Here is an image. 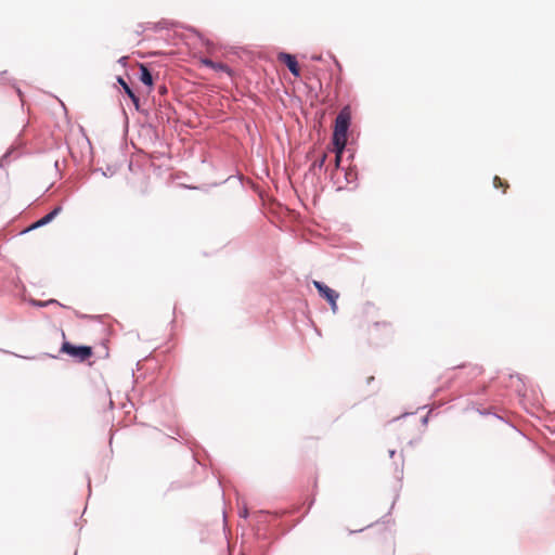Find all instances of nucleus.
<instances>
[{"mask_svg": "<svg viewBox=\"0 0 555 555\" xmlns=\"http://www.w3.org/2000/svg\"><path fill=\"white\" fill-rule=\"evenodd\" d=\"M118 82L122 87L125 92L128 94V96L131 99L135 107H139V98L134 94L129 85L121 77H118Z\"/></svg>", "mask_w": 555, "mask_h": 555, "instance_id": "0eeeda50", "label": "nucleus"}, {"mask_svg": "<svg viewBox=\"0 0 555 555\" xmlns=\"http://www.w3.org/2000/svg\"><path fill=\"white\" fill-rule=\"evenodd\" d=\"M53 302H55V300H49V301H48V302H46V304H40V306H46V305H48V304H53Z\"/></svg>", "mask_w": 555, "mask_h": 555, "instance_id": "ddd939ff", "label": "nucleus"}, {"mask_svg": "<svg viewBox=\"0 0 555 555\" xmlns=\"http://www.w3.org/2000/svg\"><path fill=\"white\" fill-rule=\"evenodd\" d=\"M278 60L285 64L289 72L295 76V77H299L300 76V67L298 65V62L296 60V57L289 53H286V52H280L278 54Z\"/></svg>", "mask_w": 555, "mask_h": 555, "instance_id": "20e7f679", "label": "nucleus"}, {"mask_svg": "<svg viewBox=\"0 0 555 555\" xmlns=\"http://www.w3.org/2000/svg\"><path fill=\"white\" fill-rule=\"evenodd\" d=\"M201 64L206 66V67H209L216 72H220V73H225L227 75L231 76L232 75V70L231 68L224 64V63H217V62H214L209 59H201Z\"/></svg>", "mask_w": 555, "mask_h": 555, "instance_id": "39448f33", "label": "nucleus"}, {"mask_svg": "<svg viewBox=\"0 0 555 555\" xmlns=\"http://www.w3.org/2000/svg\"><path fill=\"white\" fill-rule=\"evenodd\" d=\"M326 158H327V153L326 152H322V154L318 158H315L313 160L311 167L314 168V169L315 168L321 169L324 166V164L326 162Z\"/></svg>", "mask_w": 555, "mask_h": 555, "instance_id": "1a4fd4ad", "label": "nucleus"}, {"mask_svg": "<svg viewBox=\"0 0 555 555\" xmlns=\"http://www.w3.org/2000/svg\"><path fill=\"white\" fill-rule=\"evenodd\" d=\"M313 285L318 289L320 296L328 301L333 312H336L337 299L339 297V294L336 291L330 288L327 285L323 284L322 282L313 281Z\"/></svg>", "mask_w": 555, "mask_h": 555, "instance_id": "7ed1b4c3", "label": "nucleus"}, {"mask_svg": "<svg viewBox=\"0 0 555 555\" xmlns=\"http://www.w3.org/2000/svg\"><path fill=\"white\" fill-rule=\"evenodd\" d=\"M344 150L345 149H341V150H338V145H334V152H335V167L338 168L339 167V164H340V160H341V155L344 153Z\"/></svg>", "mask_w": 555, "mask_h": 555, "instance_id": "f8f14e48", "label": "nucleus"}, {"mask_svg": "<svg viewBox=\"0 0 555 555\" xmlns=\"http://www.w3.org/2000/svg\"><path fill=\"white\" fill-rule=\"evenodd\" d=\"M139 78H140L141 82H143L147 87L152 88L153 77H152L151 72L144 64L140 65V77Z\"/></svg>", "mask_w": 555, "mask_h": 555, "instance_id": "423d86ee", "label": "nucleus"}, {"mask_svg": "<svg viewBox=\"0 0 555 555\" xmlns=\"http://www.w3.org/2000/svg\"><path fill=\"white\" fill-rule=\"evenodd\" d=\"M373 331L376 333V335L388 334L391 332V324L386 321L375 322L373 324Z\"/></svg>", "mask_w": 555, "mask_h": 555, "instance_id": "6e6552de", "label": "nucleus"}, {"mask_svg": "<svg viewBox=\"0 0 555 555\" xmlns=\"http://www.w3.org/2000/svg\"><path fill=\"white\" fill-rule=\"evenodd\" d=\"M61 352L70 356L72 358L83 362L93 354V350L89 346H74L68 341H64L61 347Z\"/></svg>", "mask_w": 555, "mask_h": 555, "instance_id": "f03ea898", "label": "nucleus"}, {"mask_svg": "<svg viewBox=\"0 0 555 555\" xmlns=\"http://www.w3.org/2000/svg\"><path fill=\"white\" fill-rule=\"evenodd\" d=\"M350 124V112L344 107L335 119L333 133V145H338V150L345 149L347 143V131Z\"/></svg>", "mask_w": 555, "mask_h": 555, "instance_id": "f257e3e1", "label": "nucleus"}, {"mask_svg": "<svg viewBox=\"0 0 555 555\" xmlns=\"http://www.w3.org/2000/svg\"><path fill=\"white\" fill-rule=\"evenodd\" d=\"M61 211V208L57 207L55 208L54 210H52L51 212H49L48 215H46L39 222L38 224H44V223H48L50 222L59 212Z\"/></svg>", "mask_w": 555, "mask_h": 555, "instance_id": "9d476101", "label": "nucleus"}, {"mask_svg": "<svg viewBox=\"0 0 555 555\" xmlns=\"http://www.w3.org/2000/svg\"><path fill=\"white\" fill-rule=\"evenodd\" d=\"M493 184L496 189L499 188H502L503 189V192L506 191V189L508 188V184L506 181H503L500 177L495 176L494 179H493Z\"/></svg>", "mask_w": 555, "mask_h": 555, "instance_id": "9b49d317", "label": "nucleus"}]
</instances>
